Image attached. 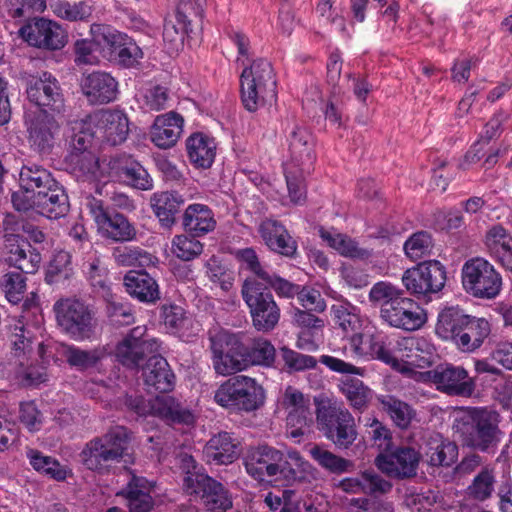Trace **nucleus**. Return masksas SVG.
Listing matches in <instances>:
<instances>
[{"label": "nucleus", "mask_w": 512, "mask_h": 512, "mask_svg": "<svg viewBox=\"0 0 512 512\" xmlns=\"http://www.w3.org/2000/svg\"><path fill=\"white\" fill-rule=\"evenodd\" d=\"M72 140L77 150H87L94 141L110 145L123 143L129 133V121L120 110L102 109L71 123Z\"/></svg>", "instance_id": "f257e3e1"}, {"label": "nucleus", "mask_w": 512, "mask_h": 512, "mask_svg": "<svg viewBox=\"0 0 512 512\" xmlns=\"http://www.w3.org/2000/svg\"><path fill=\"white\" fill-rule=\"evenodd\" d=\"M499 423L496 411L469 407L456 416L453 430L464 446L487 452L495 449L503 437Z\"/></svg>", "instance_id": "f03ea898"}, {"label": "nucleus", "mask_w": 512, "mask_h": 512, "mask_svg": "<svg viewBox=\"0 0 512 512\" xmlns=\"http://www.w3.org/2000/svg\"><path fill=\"white\" fill-rule=\"evenodd\" d=\"M129 433L123 426H115L105 434L88 441L80 453L83 465L99 474H106L116 463L131 462Z\"/></svg>", "instance_id": "7ed1b4c3"}, {"label": "nucleus", "mask_w": 512, "mask_h": 512, "mask_svg": "<svg viewBox=\"0 0 512 512\" xmlns=\"http://www.w3.org/2000/svg\"><path fill=\"white\" fill-rule=\"evenodd\" d=\"M420 341L413 337H405L398 341L400 357L406 358L400 363L389 350L386 349L384 338L377 334L364 336L361 331L349 337V351L353 358L377 359L401 372L409 370L407 366H421L417 360Z\"/></svg>", "instance_id": "20e7f679"}, {"label": "nucleus", "mask_w": 512, "mask_h": 512, "mask_svg": "<svg viewBox=\"0 0 512 512\" xmlns=\"http://www.w3.org/2000/svg\"><path fill=\"white\" fill-rule=\"evenodd\" d=\"M181 469L185 473L183 487L209 512H226L232 507V499L225 487L214 480L188 454L181 457Z\"/></svg>", "instance_id": "39448f33"}, {"label": "nucleus", "mask_w": 512, "mask_h": 512, "mask_svg": "<svg viewBox=\"0 0 512 512\" xmlns=\"http://www.w3.org/2000/svg\"><path fill=\"white\" fill-rule=\"evenodd\" d=\"M314 402L319 429L337 448L348 449L358 436L352 414L327 398H315Z\"/></svg>", "instance_id": "423d86ee"}, {"label": "nucleus", "mask_w": 512, "mask_h": 512, "mask_svg": "<svg viewBox=\"0 0 512 512\" xmlns=\"http://www.w3.org/2000/svg\"><path fill=\"white\" fill-rule=\"evenodd\" d=\"M240 84L242 103L250 112L276 100L275 74L271 63L265 59L255 60L249 67H245Z\"/></svg>", "instance_id": "0eeeda50"}, {"label": "nucleus", "mask_w": 512, "mask_h": 512, "mask_svg": "<svg viewBox=\"0 0 512 512\" xmlns=\"http://www.w3.org/2000/svg\"><path fill=\"white\" fill-rule=\"evenodd\" d=\"M265 400V391L256 379L236 375L224 381L214 392V401L221 407L238 412H253Z\"/></svg>", "instance_id": "6e6552de"}, {"label": "nucleus", "mask_w": 512, "mask_h": 512, "mask_svg": "<svg viewBox=\"0 0 512 512\" xmlns=\"http://www.w3.org/2000/svg\"><path fill=\"white\" fill-rule=\"evenodd\" d=\"M57 326L75 341L90 339L96 328L92 310L76 298H62L53 305Z\"/></svg>", "instance_id": "1a4fd4ad"}, {"label": "nucleus", "mask_w": 512, "mask_h": 512, "mask_svg": "<svg viewBox=\"0 0 512 512\" xmlns=\"http://www.w3.org/2000/svg\"><path fill=\"white\" fill-rule=\"evenodd\" d=\"M241 295L257 331L269 332L277 326L280 320V308L272 293L265 291L260 281L246 278L241 287Z\"/></svg>", "instance_id": "9d476101"}, {"label": "nucleus", "mask_w": 512, "mask_h": 512, "mask_svg": "<svg viewBox=\"0 0 512 512\" xmlns=\"http://www.w3.org/2000/svg\"><path fill=\"white\" fill-rule=\"evenodd\" d=\"M462 285L465 291L475 298L494 299L502 289V277L485 258L467 260L462 267Z\"/></svg>", "instance_id": "9b49d317"}, {"label": "nucleus", "mask_w": 512, "mask_h": 512, "mask_svg": "<svg viewBox=\"0 0 512 512\" xmlns=\"http://www.w3.org/2000/svg\"><path fill=\"white\" fill-rule=\"evenodd\" d=\"M57 181L45 168L38 165H24L19 174L20 189L12 194L13 207L18 211L31 210L37 194L47 192Z\"/></svg>", "instance_id": "f8f14e48"}, {"label": "nucleus", "mask_w": 512, "mask_h": 512, "mask_svg": "<svg viewBox=\"0 0 512 512\" xmlns=\"http://www.w3.org/2000/svg\"><path fill=\"white\" fill-rule=\"evenodd\" d=\"M402 282L414 295L437 293L445 285L446 270L437 260L424 261L407 269L402 275Z\"/></svg>", "instance_id": "ddd939ff"}, {"label": "nucleus", "mask_w": 512, "mask_h": 512, "mask_svg": "<svg viewBox=\"0 0 512 512\" xmlns=\"http://www.w3.org/2000/svg\"><path fill=\"white\" fill-rule=\"evenodd\" d=\"M427 374L436 389L448 396L469 398L476 390L475 379L461 366L438 365Z\"/></svg>", "instance_id": "4468645a"}, {"label": "nucleus", "mask_w": 512, "mask_h": 512, "mask_svg": "<svg viewBox=\"0 0 512 512\" xmlns=\"http://www.w3.org/2000/svg\"><path fill=\"white\" fill-rule=\"evenodd\" d=\"M20 36L30 46L56 51L67 43V35L61 26L46 18H35L20 28Z\"/></svg>", "instance_id": "2eb2a0df"}, {"label": "nucleus", "mask_w": 512, "mask_h": 512, "mask_svg": "<svg viewBox=\"0 0 512 512\" xmlns=\"http://www.w3.org/2000/svg\"><path fill=\"white\" fill-rule=\"evenodd\" d=\"M282 451L261 445L251 449L244 459L246 472L259 482L273 483L279 481Z\"/></svg>", "instance_id": "dca6fc26"}, {"label": "nucleus", "mask_w": 512, "mask_h": 512, "mask_svg": "<svg viewBox=\"0 0 512 512\" xmlns=\"http://www.w3.org/2000/svg\"><path fill=\"white\" fill-rule=\"evenodd\" d=\"M146 328L137 326L117 344L115 356L128 368H137L147 353L157 352L160 344L157 339L145 338Z\"/></svg>", "instance_id": "f3484780"}, {"label": "nucleus", "mask_w": 512, "mask_h": 512, "mask_svg": "<svg viewBox=\"0 0 512 512\" xmlns=\"http://www.w3.org/2000/svg\"><path fill=\"white\" fill-rule=\"evenodd\" d=\"M4 260L25 274L35 273L41 264L42 257L37 248L19 233H6L4 236Z\"/></svg>", "instance_id": "a211bd4d"}, {"label": "nucleus", "mask_w": 512, "mask_h": 512, "mask_svg": "<svg viewBox=\"0 0 512 512\" xmlns=\"http://www.w3.org/2000/svg\"><path fill=\"white\" fill-rule=\"evenodd\" d=\"M380 317L389 326L406 331L418 330L426 322V314L421 306L405 295L386 311H380Z\"/></svg>", "instance_id": "6ab92c4d"}, {"label": "nucleus", "mask_w": 512, "mask_h": 512, "mask_svg": "<svg viewBox=\"0 0 512 512\" xmlns=\"http://www.w3.org/2000/svg\"><path fill=\"white\" fill-rule=\"evenodd\" d=\"M420 454L414 448L400 447L388 454H379L375 458L377 468L389 477L405 479L416 474Z\"/></svg>", "instance_id": "aec40b11"}, {"label": "nucleus", "mask_w": 512, "mask_h": 512, "mask_svg": "<svg viewBox=\"0 0 512 512\" xmlns=\"http://www.w3.org/2000/svg\"><path fill=\"white\" fill-rule=\"evenodd\" d=\"M108 176L112 180L125 183L140 190H150L153 180L144 167L131 156L112 157L108 164Z\"/></svg>", "instance_id": "412c9836"}, {"label": "nucleus", "mask_w": 512, "mask_h": 512, "mask_svg": "<svg viewBox=\"0 0 512 512\" xmlns=\"http://www.w3.org/2000/svg\"><path fill=\"white\" fill-rule=\"evenodd\" d=\"M27 96L29 101L39 108V112L47 111V109L60 111L63 107L64 100L58 81L47 72L30 82Z\"/></svg>", "instance_id": "4be33fe9"}, {"label": "nucleus", "mask_w": 512, "mask_h": 512, "mask_svg": "<svg viewBox=\"0 0 512 512\" xmlns=\"http://www.w3.org/2000/svg\"><path fill=\"white\" fill-rule=\"evenodd\" d=\"M184 118L181 114L169 111L158 115L151 127V141L161 149L173 147L183 133Z\"/></svg>", "instance_id": "5701e85b"}, {"label": "nucleus", "mask_w": 512, "mask_h": 512, "mask_svg": "<svg viewBox=\"0 0 512 512\" xmlns=\"http://www.w3.org/2000/svg\"><path fill=\"white\" fill-rule=\"evenodd\" d=\"M258 232L271 251L286 257H293L296 254V241L279 221L274 219L263 220L259 224Z\"/></svg>", "instance_id": "b1692460"}, {"label": "nucleus", "mask_w": 512, "mask_h": 512, "mask_svg": "<svg viewBox=\"0 0 512 512\" xmlns=\"http://www.w3.org/2000/svg\"><path fill=\"white\" fill-rule=\"evenodd\" d=\"M82 91L91 103H109L116 99L118 82L109 73L96 71L82 79Z\"/></svg>", "instance_id": "393cba45"}, {"label": "nucleus", "mask_w": 512, "mask_h": 512, "mask_svg": "<svg viewBox=\"0 0 512 512\" xmlns=\"http://www.w3.org/2000/svg\"><path fill=\"white\" fill-rule=\"evenodd\" d=\"M289 165L293 168H301L302 171H310L314 160V144L311 133L303 127H295L289 136Z\"/></svg>", "instance_id": "a878e982"}, {"label": "nucleus", "mask_w": 512, "mask_h": 512, "mask_svg": "<svg viewBox=\"0 0 512 512\" xmlns=\"http://www.w3.org/2000/svg\"><path fill=\"white\" fill-rule=\"evenodd\" d=\"M285 411L286 424L312 423L313 412L309 395L293 386H287L279 401Z\"/></svg>", "instance_id": "bb28decb"}, {"label": "nucleus", "mask_w": 512, "mask_h": 512, "mask_svg": "<svg viewBox=\"0 0 512 512\" xmlns=\"http://www.w3.org/2000/svg\"><path fill=\"white\" fill-rule=\"evenodd\" d=\"M151 413L170 425H193L194 412L172 396L156 397L150 405Z\"/></svg>", "instance_id": "cd10ccee"}, {"label": "nucleus", "mask_w": 512, "mask_h": 512, "mask_svg": "<svg viewBox=\"0 0 512 512\" xmlns=\"http://www.w3.org/2000/svg\"><path fill=\"white\" fill-rule=\"evenodd\" d=\"M152 489V483L145 477L131 474L126 487L118 495L126 499L130 512H150L154 506Z\"/></svg>", "instance_id": "c85d7f7f"}, {"label": "nucleus", "mask_w": 512, "mask_h": 512, "mask_svg": "<svg viewBox=\"0 0 512 512\" xmlns=\"http://www.w3.org/2000/svg\"><path fill=\"white\" fill-rule=\"evenodd\" d=\"M145 384L158 392H169L175 386V375L167 360L160 355L149 357L142 368Z\"/></svg>", "instance_id": "c756f323"}, {"label": "nucleus", "mask_w": 512, "mask_h": 512, "mask_svg": "<svg viewBox=\"0 0 512 512\" xmlns=\"http://www.w3.org/2000/svg\"><path fill=\"white\" fill-rule=\"evenodd\" d=\"M161 310L163 323L171 333L184 341H190L198 335L200 325L182 307L170 304L162 306Z\"/></svg>", "instance_id": "7c9ffc66"}, {"label": "nucleus", "mask_w": 512, "mask_h": 512, "mask_svg": "<svg viewBox=\"0 0 512 512\" xmlns=\"http://www.w3.org/2000/svg\"><path fill=\"white\" fill-rule=\"evenodd\" d=\"M58 125L47 111L39 112L30 120L28 126L29 142L39 152L49 151L54 144Z\"/></svg>", "instance_id": "2f4dec72"}, {"label": "nucleus", "mask_w": 512, "mask_h": 512, "mask_svg": "<svg viewBox=\"0 0 512 512\" xmlns=\"http://www.w3.org/2000/svg\"><path fill=\"white\" fill-rule=\"evenodd\" d=\"M102 37L105 43L117 53L118 61L123 66L132 67L142 59L141 48L126 34L104 27Z\"/></svg>", "instance_id": "473e14b6"}, {"label": "nucleus", "mask_w": 512, "mask_h": 512, "mask_svg": "<svg viewBox=\"0 0 512 512\" xmlns=\"http://www.w3.org/2000/svg\"><path fill=\"white\" fill-rule=\"evenodd\" d=\"M31 210L49 219L65 216L69 210V201L64 188L57 182L47 192L38 193L34 203H31Z\"/></svg>", "instance_id": "72a5a7b5"}, {"label": "nucleus", "mask_w": 512, "mask_h": 512, "mask_svg": "<svg viewBox=\"0 0 512 512\" xmlns=\"http://www.w3.org/2000/svg\"><path fill=\"white\" fill-rule=\"evenodd\" d=\"M126 292L143 303H154L160 298L159 287L156 280L146 271L131 270L123 279Z\"/></svg>", "instance_id": "f704fd0d"}, {"label": "nucleus", "mask_w": 512, "mask_h": 512, "mask_svg": "<svg viewBox=\"0 0 512 512\" xmlns=\"http://www.w3.org/2000/svg\"><path fill=\"white\" fill-rule=\"evenodd\" d=\"M187 155L197 168H210L216 155V143L213 138L202 133L191 134L186 140Z\"/></svg>", "instance_id": "c9c22d12"}, {"label": "nucleus", "mask_w": 512, "mask_h": 512, "mask_svg": "<svg viewBox=\"0 0 512 512\" xmlns=\"http://www.w3.org/2000/svg\"><path fill=\"white\" fill-rule=\"evenodd\" d=\"M182 224L191 235L203 236L215 229L216 220L207 205L194 203L185 209Z\"/></svg>", "instance_id": "e433bc0d"}, {"label": "nucleus", "mask_w": 512, "mask_h": 512, "mask_svg": "<svg viewBox=\"0 0 512 512\" xmlns=\"http://www.w3.org/2000/svg\"><path fill=\"white\" fill-rule=\"evenodd\" d=\"M204 454L215 464L232 463L238 456V442L228 432L214 435L205 445Z\"/></svg>", "instance_id": "4c0bfd02"}, {"label": "nucleus", "mask_w": 512, "mask_h": 512, "mask_svg": "<svg viewBox=\"0 0 512 512\" xmlns=\"http://www.w3.org/2000/svg\"><path fill=\"white\" fill-rule=\"evenodd\" d=\"M154 214L164 227H171L175 222V216L181 206L185 203V198L175 191L156 192L150 199Z\"/></svg>", "instance_id": "58836bf2"}, {"label": "nucleus", "mask_w": 512, "mask_h": 512, "mask_svg": "<svg viewBox=\"0 0 512 512\" xmlns=\"http://www.w3.org/2000/svg\"><path fill=\"white\" fill-rule=\"evenodd\" d=\"M490 332L488 320L469 315L462 334L457 338L456 346L463 352H473L483 344Z\"/></svg>", "instance_id": "ea45409f"}, {"label": "nucleus", "mask_w": 512, "mask_h": 512, "mask_svg": "<svg viewBox=\"0 0 512 512\" xmlns=\"http://www.w3.org/2000/svg\"><path fill=\"white\" fill-rule=\"evenodd\" d=\"M458 456V447L454 442L439 434L429 437L426 443L425 457L431 466H450Z\"/></svg>", "instance_id": "a19ab883"}, {"label": "nucleus", "mask_w": 512, "mask_h": 512, "mask_svg": "<svg viewBox=\"0 0 512 512\" xmlns=\"http://www.w3.org/2000/svg\"><path fill=\"white\" fill-rule=\"evenodd\" d=\"M469 315L457 307H449L441 311L436 324V334L443 340H450L457 345V338L462 334Z\"/></svg>", "instance_id": "79ce46f5"}, {"label": "nucleus", "mask_w": 512, "mask_h": 512, "mask_svg": "<svg viewBox=\"0 0 512 512\" xmlns=\"http://www.w3.org/2000/svg\"><path fill=\"white\" fill-rule=\"evenodd\" d=\"M331 317L335 326L350 336L359 333L364 322L360 309L349 302L332 305Z\"/></svg>", "instance_id": "37998d69"}, {"label": "nucleus", "mask_w": 512, "mask_h": 512, "mask_svg": "<svg viewBox=\"0 0 512 512\" xmlns=\"http://www.w3.org/2000/svg\"><path fill=\"white\" fill-rule=\"evenodd\" d=\"M319 235L323 241L344 257L368 259L371 256L369 250L359 247L354 239L345 234L337 233L334 230H326L321 227L319 229Z\"/></svg>", "instance_id": "c03bdc74"}, {"label": "nucleus", "mask_w": 512, "mask_h": 512, "mask_svg": "<svg viewBox=\"0 0 512 512\" xmlns=\"http://www.w3.org/2000/svg\"><path fill=\"white\" fill-rule=\"evenodd\" d=\"M311 472V465L298 451L289 450L285 456L282 452V462L279 471V481L294 483L302 481Z\"/></svg>", "instance_id": "a18cd8bd"}, {"label": "nucleus", "mask_w": 512, "mask_h": 512, "mask_svg": "<svg viewBox=\"0 0 512 512\" xmlns=\"http://www.w3.org/2000/svg\"><path fill=\"white\" fill-rule=\"evenodd\" d=\"M309 454L323 469L332 474L351 472L354 464L351 460L332 453L323 446L315 445L310 448Z\"/></svg>", "instance_id": "49530a36"}, {"label": "nucleus", "mask_w": 512, "mask_h": 512, "mask_svg": "<svg viewBox=\"0 0 512 512\" xmlns=\"http://www.w3.org/2000/svg\"><path fill=\"white\" fill-rule=\"evenodd\" d=\"M211 351L213 354V367L215 372L219 375H231L248 367L244 352L241 354V359L229 352L224 353L213 338L211 339Z\"/></svg>", "instance_id": "de8ad7c7"}, {"label": "nucleus", "mask_w": 512, "mask_h": 512, "mask_svg": "<svg viewBox=\"0 0 512 512\" xmlns=\"http://www.w3.org/2000/svg\"><path fill=\"white\" fill-rule=\"evenodd\" d=\"M99 230L107 237L114 241H130L135 235L136 231L128 219L120 213L109 214L108 217L102 222Z\"/></svg>", "instance_id": "09e8293b"}, {"label": "nucleus", "mask_w": 512, "mask_h": 512, "mask_svg": "<svg viewBox=\"0 0 512 512\" xmlns=\"http://www.w3.org/2000/svg\"><path fill=\"white\" fill-rule=\"evenodd\" d=\"M84 272L94 289L103 296L110 292L108 269L96 253L90 255L83 264Z\"/></svg>", "instance_id": "8fccbe9b"}, {"label": "nucleus", "mask_w": 512, "mask_h": 512, "mask_svg": "<svg viewBox=\"0 0 512 512\" xmlns=\"http://www.w3.org/2000/svg\"><path fill=\"white\" fill-rule=\"evenodd\" d=\"M484 245L488 254L498 261L512 247V236L502 225L495 224L486 231Z\"/></svg>", "instance_id": "3c124183"}, {"label": "nucleus", "mask_w": 512, "mask_h": 512, "mask_svg": "<svg viewBox=\"0 0 512 512\" xmlns=\"http://www.w3.org/2000/svg\"><path fill=\"white\" fill-rule=\"evenodd\" d=\"M276 350L272 343L262 337L255 338L244 351L247 366L259 365L270 367L275 361Z\"/></svg>", "instance_id": "603ef678"}, {"label": "nucleus", "mask_w": 512, "mask_h": 512, "mask_svg": "<svg viewBox=\"0 0 512 512\" xmlns=\"http://www.w3.org/2000/svg\"><path fill=\"white\" fill-rule=\"evenodd\" d=\"M62 356L69 365L79 370H86L96 366L103 358L104 353L100 350H83L74 345H63Z\"/></svg>", "instance_id": "864d4df0"}, {"label": "nucleus", "mask_w": 512, "mask_h": 512, "mask_svg": "<svg viewBox=\"0 0 512 512\" xmlns=\"http://www.w3.org/2000/svg\"><path fill=\"white\" fill-rule=\"evenodd\" d=\"M404 295V291L392 283L379 281L371 287L368 298L373 305L380 306V311H386Z\"/></svg>", "instance_id": "5fc2aeb1"}, {"label": "nucleus", "mask_w": 512, "mask_h": 512, "mask_svg": "<svg viewBox=\"0 0 512 512\" xmlns=\"http://www.w3.org/2000/svg\"><path fill=\"white\" fill-rule=\"evenodd\" d=\"M341 391L349 404L359 411L366 409L372 399V390L359 379H347L343 381Z\"/></svg>", "instance_id": "6e6d98bb"}, {"label": "nucleus", "mask_w": 512, "mask_h": 512, "mask_svg": "<svg viewBox=\"0 0 512 512\" xmlns=\"http://www.w3.org/2000/svg\"><path fill=\"white\" fill-rule=\"evenodd\" d=\"M380 402L393 422L401 429H406L415 413L410 405L390 395L382 396Z\"/></svg>", "instance_id": "4d7b16f0"}, {"label": "nucleus", "mask_w": 512, "mask_h": 512, "mask_svg": "<svg viewBox=\"0 0 512 512\" xmlns=\"http://www.w3.org/2000/svg\"><path fill=\"white\" fill-rule=\"evenodd\" d=\"M27 458L29 459L30 465L36 471L48 475L56 480L65 479L66 471L56 459L46 456L35 449H29L27 451Z\"/></svg>", "instance_id": "13d9d810"}, {"label": "nucleus", "mask_w": 512, "mask_h": 512, "mask_svg": "<svg viewBox=\"0 0 512 512\" xmlns=\"http://www.w3.org/2000/svg\"><path fill=\"white\" fill-rule=\"evenodd\" d=\"M185 234L176 235L172 239L171 252L183 261H191L203 252V244L195 238Z\"/></svg>", "instance_id": "bf43d9fd"}, {"label": "nucleus", "mask_w": 512, "mask_h": 512, "mask_svg": "<svg viewBox=\"0 0 512 512\" xmlns=\"http://www.w3.org/2000/svg\"><path fill=\"white\" fill-rule=\"evenodd\" d=\"M495 476L492 469H482L467 487V494L470 498L477 501H485L490 498L494 492Z\"/></svg>", "instance_id": "052dcab7"}, {"label": "nucleus", "mask_w": 512, "mask_h": 512, "mask_svg": "<svg viewBox=\"0 0 512 512\" xmlns=\"http://www.w3.org/2000/svg\"><path fill=\"white\" fill-rule=\"evenodd\" d=\"M71 256L66 251H59L53 255L47 271L46 281L49 284L59 283L72 275Z\"/></svg>", "instance_id": "680f3d73"}, {"label": "nucleus", "mask_w": 512, "mask_h": 512, "mask_svg": "<svg viewBox=\"0 0 512 512\" xmlns=\"http://www.w3.org/2000/svg\"><path fill=\"white\" fill-rule=\"evenodd\" d=\"M9 340L16 356L25 354L30 350L34 334L22 318L14 320L10 325Z\"/></svg>", "instance_id": "e2e57ef3"}, {"label": "nucleus", "mask_w": 512, "mask_h": 512, "mask_svg": "<svg viewBox=\"0 0 512 512\" xmlns=\"http://www.w3.org/2000/svg\"><path fill=\"white\" fill-rule=\"evenodd\" d=\"M189 22L186 16L177 12L174 20L169 19L164 23L163 39L172 49H178L182 45L184 37L188 31Z\"/></svg>", "instance_id": "0e129e2a"}, {"label": "nucleus", "mask_w": 512, "mask_h": 512, "mask_svg": "<svg viewBox=\"0 0 512 512\" xmlns=\"http://www.w3.org/2000/svg\"><path fill=\"white\" fill-rule=\"evenodd\" d=\"M433 239L428 232L420 231L411 235L404 244V251L407 257L416 261L431 255Z\"/></svg>", "instance_id": "69168bd1"}, {"label": "nucleus", "mask_w": 512, "mask_h": 512, "mask_svg": "<svg viewBox=\"0 0 512 512\" xmlns=\"http://www.w3.org/2000/svg\"><path fill=\"white\" fill-rule=\"evenodd\" d=\"M306 171H302L301 168H293L289 165H285L284 173L288 189L289 198L294 204H301L306 197V189L304 185L303 174Z\"/></svg>", "instance_id": "338daca9"}, {"label": "nucleus", "mask_w": 512, "mask_h": 512, "mask_svg": "<svg viewBox=\"0 0 512 512\" xmlns=\"http://www.w3.org/2000/svg\"><path fill=\"white\" fill-rule=\"evenodd\" d=\"M112 257L120 266H142L150 261L149 253L134 246L115 247L112 252Z\"/></svg>", "instance_id": "774afa93"}]
</instances>
